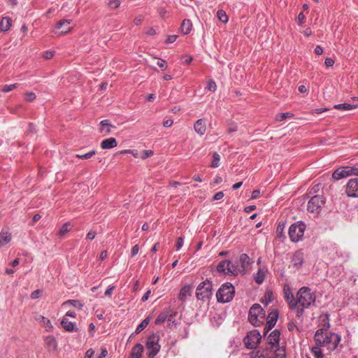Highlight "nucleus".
Returning a JSON list of instances; mask_svg holds the SVG:
<instances>
[{"instance_id":"603ef678","label":"nucleus","mask_w":358,"mask_h":358,"mask_svg":"<svg viewBox=\"0 0 358 358\" xmlns=\"http://www.w3.org/2000/svg\"><path fill=\"white\" fill-rule=\"evenodd\" d=\"M67 233V223H64L59 231L60 236H64Z\"/></svg>"},{"instance_id":"f704fd0d","label":"nucleus","mask_w":358,"mask_h":358,"mask_svg":"<svg viewBox=\"0 0 358 358\" xmlns=\"http://www.w3.org/2000/svg\"><path fill=\"white\" fill-rule=\"evenodd\" d=\"M220 156L218 153L214 152L213 154V161L211 166L213 168H217L220 166Z\"/></svg>"},{"instance_id":"79ce46f5","label":"nucleus","mask_w":358,"mask_h":358,"mask_svg":"<svg viewBox=\"0 0 358 358\" xmlns=\"http://www.w3.org/2000/svg\"><path fill=\"white\" fill-rule=\"evenodd\" d=\"M108 6L110 9H115L120 6V0H109Z\"/></svg>"},{"instance_id":"5701e85b","label":"nucleus","mask_w":358,"mask_h":358,"mask_svg":"<svg viewBox=\"0 0 358 358\" xmlns=\"http://www.w3.org/2000/svg\"><path fill=\"white\" fill-rule=\"evenodd\" d=\"M117 145V141L113 137L104 139L101 143V147L103 150L111 149V148H115Z\"/></svg>"},{"instance_id":"09e8293b","label":"nucleus","mask_w":358,"mask_h":358,"mask_svg":"<svg viewBox=\"0 0 358 358\" xmlns=\"http://www.w3.org/2000/svg\"><path fill=\"white\" fill-rule=\"evenodd\" d=\"M153 155V152L152 150H144L143 155H141V158L143 159H145L148 157L152 156Z\"/></svg>"},{"instance_id":"dca6fc26","label":"nucleus","mask_w":358,"mask_h":358,"mask_svg":"<svg viewBox=\"0 0 358 358\" xmlns=\"http://www.w3.org/2000/svg\"><path fill=\"white\" fill-rule=\"evenodd\" d=\"M278 318V312L277 310L272 311L269 313L266 326L264 327V335L266 336L268 331L274 327Z\"/></svg>"},{"instance_id":"f03ea898","label":"nucleus","mask_w":358,"mask_h":358,"mask_svg":"<svg viewBox=\"0 0 358 358\" xmlns=\"http://www.w3.org/2000/svg\"><path fill=\"white\" fill-rule=\"evenodd\" d=\"M314 338L316 344L323 348L327 353L336 350L341 339L338 334L322 329L315 332Z\"/></svg>"},{"instance_id":"1a4fd4ad","label":"nucleus","mask_w":358,"mask_h":358,"mask_svg":"<svg viewBox=\"0 0 358 358\" xmlns=\"http://www.w3.org/2000/svg\"><path fill=\"white\" fill-rule=\"evenodd\" d=\"M212 282L209 280H205L200 283L196 288V296L199 300H207L212 295Z\"/></svg>"},{"instance_id":"9b49d317","label":"nucleus","mask_w":358,"mask_h":358,"mask_svg":"<svg viewBox=\"0 0 358 358\" xmlns=\"http://www.w3.org/2000/svg\"><path fill=\"white\" fill-rule=\"evenodd\" d=\"M324 203L325 198L324 196H314L308 202V210L311 213H318Z\"/></svg>"},{"instance_id":"ea45409f","label":"nucleus","mask_w":358,"mask_h":358,"mask_svg":"<svg viewBox=\"0 0 358 358\" xmlns=\"http://www.w3.org/2000/svg\"><path fill=\"white\" fill-rule=\"evenodd\" d=\"M255 282L258 284L263 282L264 280V274L262 271H258L256 275L255 276Z\"/></svg>"},{"instance_id":"864d4df0","label":"nucleus","mask_w":358,"mask_h":358,"mask_svg":"<svg viewBox=\"0 0 358 358\" xmlns=\"http://www.w3.org/2000/svg\"><path fill=\"white\" fill-rule=\"evenodd\" d=\"M329 110V108H315L314 110H313V113H316V114H320V113H322L325 111H327Z\"/></svg>"},{"instance_id":"49530a36","label":"nucleus","mask_w":358,"mask_h":358,"mask_svg":"<svg viewBox=\"0 0 358 358\" xmlns=\"http://www.w3.org/2000/svg\"><path fill=\"white\" fill-rule=\"evenodd\" d=\"M157 64L159 67H160L162 69L164 70L167 68L166 62L165 60L162 59H158V61L157 62Z\"/></svg>"},{"instance_id":"7c9ffc66","label":"nucleus","mask_w":358,"mask_h":358,"mask_svg":"<svg viewBox=\"0 0 358 358\" xmlns=\"http://www.w3.org/2000/svg\"><path fill=\"white\" fill-rule=\"evenodd\" d=\"M150 322V318L149 317H146L136 327V334H139L141 333L145 328L147 327V326L148 325Z\"/></svg>"},{"instance_id":"4c0bfd02","label":"nucleus","mask_w":358,"mask_h":358,"mask_svg":"<svg viewBox=\"0 0 358 358\" xmlns=\"http://www.w3.org/2000/svg\"><path fill=\"white\" fill-rule=\"evenodd\" d=\"M270 354L268 351H266L265 354L264 351H257L252 353L251 358H266V356Z\"/></svg>"},{"instance_id":"6e6552de","label":"nucleus","mask_w":358,"mask_h":358,"mask_svg":"<svg viewBox=\"0 0 358 358\" xmlns=\"http://www.w3.org/2000/svg\"><path fill=\"white\" fill-rule=\"evenodd\" d=\"M351 176H358V168L355 166H341L336 169L332 173V178L335 180H339Z\"/></svg>"},{"instance_id":"37998d69","label":"nucleus","mask_w":358,"mask_h":358,"mask_svg":"<svg viewBox=\"0 0 358 358\" xmlns=\"http://www.w3.org/2000/svg\"><path fill=\"white\" fill-rule=\"evenodd\" d=\"M285 225L284 224H278L277 228H276V234L278 238H282L283 234V230H284Z\"/></svg>"},{"instance_id":"2f4dec72","label":"nucleus","mask_w":358,"mask_h":358,"mask_svg":"<svg viewBox=\"0 0 358 358\" xmlns=\"http://www.w3.org/2000/svg\"><path fill=\"white\" fill-rule=\"evenodd\" d=\"M69 331L78 332L79 336H81L83 333V331L80 329V328L76 323L71 322H69Z\"/></svg>"},{"instance_id":"13d9d810","label":"nucleus","mask_w":358,"mask_h":358,"mask_svg":"<svg viewBox=\"0 0 358 358\" xmlns=\"http://www.w3.org/2000/svg\"><path fill=\"white\" fill-rule=\"evenodd\" d=\"M96 232L94 231H90L87 234V239L93 240L96 236Z\"/></svg>"},{"instance_id":"0eeeda50","label":"nucleus","mask_w":358,"mask_h":358,"mask_svg":"<svg viewBox=\"0 0 358 358\" xmlns=\"http://www.w3.org/2000/svg\"><path fill=\"white\" fill-rule=\"evenodd\" d=\"M306 225L301 221L292 224L289 228V236L292 241L298 242L303 236Z\"/></svg>"},{"instance_id":"e433bc0d","label":"nucleus","mask_w":358,"mask_h":358,"mask_svg":"<svg viewBox=\"0 0 358 358\" xmlns=\"http://www.w3.org/2000/svg\"><path fill=\"white\" fill-rule=\"evenodd\" d=\"M66 20H60L55 26V34H58V35H62L64 34H65L66 32V31H59V29L62 27V26L66 23Z\"/></svg>"},{"instance_id":"a878e982","label":"nucleus","mask_w":358,"mask_h":358,"mask_svg":"<svg viewBox=\"0 0 358 358\" xmlns=\"http://www.w3.org/2000/svg\"><path fill=\"white\" fill-rule=\"evenodd\" d=\"M333 108L336 110L347 111V110H352L357 108L358 105L344 103L336 104L334 106Z\"/></svg>"},{"instance_id":"f3484780","label":"nucleus","mask_w":358,"mask_h":358,"mask_svg":"<svg viewBox=\"0 0 358 358\" xmlns=\"http://www.w3.org/2000/svg\"><path fill=\"white\" fill-rule=\"evenodd\" d=\"M284 292V297L285 299V301H287L289 308L292 310L293 306H294V301L296 299V296H294L290 289L288 286H285L283 289Z\"/></svg>"},{"instance_id":"6ab92c4d","label":"nucleus","mask_w":358,"mask_h":358,"mask_svg":"<svg viewBox=\"0 0 358 358\" xmlns=\"http://www.w3.org/2000/svg\"><path fill=\"white\" fill-rule=\"evenodd\" d=\"M194 129L196 133L200 136H203L206 130V124L204 119H199L194 123Z\"/></svg>"},{"instance_id":"a19ab883","label":"nucleus","mask_w":358,"mask_h":358,"mask_svg":"<svg viewBox=\"0 0 358 358\" xmlns=\"http://www.w3.org/2000/svg\"><path fill=\"white\" fill-rule=\"evenodd\" d=\"M19 85L17 83L12 84V85H5L2 87L3 92H8L11 90H13L17 87Z\"/></svg>"},{"instance_id":"338daca9","label":"nucleus","mask_w":358,"mask_h":358,"mask_svg":"<svg viewBox=\"0 0 358 358\" xmlns=\"http://www.w3.org/2000/svg\"><path fill=\"white\" fill-rule=\"evenodd\" d=\"M259 194H260V191H259V190H258V189H255V190H254V191L252 192L251 198H252V199H257V198L259 196Z\"/></svg>"},{"instance_id":"c03bdc74","label":"nucleus","mask_w":358,"mask_h":358,"mask_svg":"<svg viewBox=\"0 0 358 358\" xmlns=\"http://www.w3.org/2000/svg\"><path fill=\"white\" fill-rule=\"evenodd\" d=\"M207 89L210 92H215L217 90L216 83L212 80H209L208 82Z\"/></svg>"},{"instance_id":"72a5a7b5","label":"nucleus","mask_w":358,"mask_h":358,"mask_svg":"<svg viewBox=\"0 0 358 358\" xmlns=\"http://www.w3.org/2000/svg\"><path fill=\"white\" fill-rule=\"evenodd\" d=\"M294 115L291 113H278L275 116V120L278 122H281L286 118L292 117Z\"/></svg>"},{"instance_id":"a211bd4d","label":"nucleus","mask_w":358,"mask_h":358,"mask_svg":"<svg viewBox=\"0 0 358 358\" xmlns=\"http://www.w3.org/2000/svg\"><path fill=\"white\" fill-rule=\"evenodd\" d=\"M303 253L300 250L296 251L293 254L292 257V262L296 268L299 269L301 267L303 264Z\"/></svg>"},{"instance_id":"b1692460","label":"nucleus","mask_w":358,"mask_h":358,"mask_svg":"<svg viewBox=\"0 0 358 358\" xmlns=\"http://www.w3.org/2000/svg\"><path fill=\"white\" fill-rule=\"evenodd\" d=\"M143 349V345L142 344H136L131 350V358H141Z\"/></svg>"},{"instance_id":"c9c22d12","label":"nucleus","mask_w":358,"mask_h":358,"mask_svg":"<svg viewBox=\"0 0 358 358\" xmlns=\"http://www.w3.org/2000/svg\"><path fill=\"white\" fill-rule=\"evenodd\" d=\"M96 151L95 150H91L85 154L80 155L78 154L76 155L77 158L82 159H88L91 157H92L94 155H95Z\"/></svg>"},{"instance_id":"bf43d9fd","label":"nucleus","mask_w":358,"mask_h":358,"mask_svg":"<svg viewBox=\"0 0 358 358\" xmlns=\"http://www.w3.org/2000/svg\"><path fill=\"white\" fill-rule=\"evenodd\" d=\"M41 290L39 289H37V290H35L31 294V299H38L40 296V294H41Z\"/></svg>"},{"instance_id":"393cba45","label":"nucleus","mask_w":358,"mask_h":358,"mask_svg":"<svg viewBox=\"0 0 358 358\" xmlns=\"http://www.w3.org/2000/svg\"><path fill=\"white\" fill-rule=\"evenodd\" d=\"M12 25V20L9 17H3L0 22V30L8 31Z\"/></svg>"},{"instance_id":"ddd939ff","label":"nucleus","mask_w":358,"mask_h":358,"mask_svg":"<svg viewBox=\"0 0 358 358\" xmlns=\"http://www.w3.org/2000/svg\"><path fill=\"white\" fill-rule=\"evenodd\" d=\"M234 264V268L238 269L237 275L238 273L244 274L250 265V259L247 254L243 253L240 255L238 260H236Z\"/></svg>"},{"instance_id":"8fccbe9b","label":"nucleus","mask_w":358,"mask_h":358,"mask_svg":"<svg viewBox=\"0 0 358 358\" xmlns=\"http://www.w3.org/2000/svg\"><path fill=\"white\" fill-rule=\"evenodd\" d=\"M305 19H306V17H305L304 14L303 13H300L298 15V18H297L298 24H303L305 21Z\"/></svg>"},{"instance_id":"de8ad7c7","label":"nucleus","mask_w":358,"mask_h":358,"mask_svg":"<svg viewBox=\"0 0 358 358\" xmlns=\"http://www.w3.org/2000/svg\"><path fill=\"white\" fill-rule=\"evenodd\" d=\"M183 244L184 238L182 237H179L176 244V250H179L182 247Z\"/></svg>"},{"instance_id":"aec40b11","label":"nucleus","mask_w":358,"mask_h":358,"mask_svg":"<svg viewBox=\"0 0 358 358\" xmlns=\"http://www.w3.org/2000/svg\"><path fill=\"white\" fill-rule=\"evenodd\" d=\"M12 239V235L8 231L2 229L0 232V249L8 244Z\"/></svg>"},{"instance_id":"c756f323","label":"nucleus","mask_w":358,"mask_h":358,"mask_svg":"<svg viewBox=\"0 0 358 358\" xmlns=\"http://www.w3.org/2000/svg\"><path fill=\"white\" fill-rule=\"evenodd\" d=\"M45 343L49 348V350H55L57 348L56 341L54 337L52 336H48L45 338Z\"/></svg>"},{"instance_id":"f8f14e48","label":"nucleus","mask_w":358,"mask_h":358,"mask_svg":"<svg viewBox=\"0 0 358 358\" xmlns=\"http://www.w3.org/2000/svg\"><path fill=\"white\" fill-rule=\"evenodd\" d=\"M234 268V264L233 262L228 260H223L218 264L217 271L221 274L236 275L238 269Z\"/></svg>"},{"instance_id":"0e129e2a","label":"nucleus","mask_w":358,"mask_h":358,"mask_svg":"<svg viewBox=\"0 0 358 358\" xmlns=\"http://www.w3.org/2000/svg\"><path fill=\"white\" fill-rule=\"evenodd\" d=\"M53 57V52L50 51H46L43 53V57L46 59H50Z\"/></svg>"},{"instance_id":"58836bf2","label":"nucleus","mask_w":358,"mask_h":358,"mask_svg":"<svg viewBox=\"0 0 358 358\" xmlns=\"http://www.w3.org/2000/svg\"><path fill=\"white\" fill-rule=\"evenodd\" d=\"M69 306H71L78 310H80L83 308V304L78 300H69Z\"/></svg>"},{"instance_id":"a18cd8bd","label":"nucleus","mask_w":358,"mask_h":358,"mask_svg":"<svg viewBox=\"0 0 358 358\" xmlns=\"http://www.w3.org/2000/svg\"><path fill=\"white\" fill-rule=\"evenodd\" d=\"M36 96L34 92H28L25 94V99L27 101H33Z\"/></svg>"},{"instance_id":"f257e3e1","label":"nucleus","mask_w":358,"mask_h":358,"mask_svg":"<svg viewBox=\"0 0 358 358\" xmlns=\"http://www.w3.org/2000/svg\"><path fill=\"white\" fill-rule=\"evenodd\" d=\"M315 299V292L308 287H302L296 294L295 304H294L292 311L295 313L298 318H301L304 313V309L313 305Z\"/></svg>"},{"instance_id":"20e7f679","label":"nucleus","mask_w":358,"mask_h":358,"mask_svg":"<svg viewBox=\"0 0 358 358\" xmlns=\"http://www.w3.org/2000/svg\"><path fill=\"white\" fill-rule=\"evenodd\" d=\"M265 315V311L262 307L259 304L255 303L249 310L248 320L252 324L258 327L264 322Z\"/></svg>"},{"instance_id":"4468645a","label":"nucleus","mask_w":358,"mask_h":358,"mask_svg":"<svg viewBox=\"0 0 358 358\" xmlns=\"http://www.w3.org/2000/svg\"><path fill=\"white\" fill-rule=\"evenodd\" d=\"M345 193L349 197H358V178L350 179L345 185Z\"/></svg>"},{"instance_id":"7ed1b4c3","label":"nucleus","mask_w":358,"mask_h":358,"mask_svg":"<svg viewBox=\"0 0 358 358\" xmlns=\"http://www.w3.org/2000/svg\"><path fill=\"white\" fill-rule=\"evenodd\" d=\"M280 336V331L275 329L266 338V351L271 353L274 358H285V349L279 345Z\"/></svg>"},{"instance_id":"69168bd1","label":"nucleus","mask_w":358,"mask_h":358,"mask_svg":"<svg viewBox=\"0 0 358 358\" xmlns=\"http://www.w3.org/2000/svg\"><path fill=\"white\" fill-rule=\"evenodd\" d=\"M150 293H151V291H150V290H148V291L144 294V295L142 296L141 301H142L143 302L146 301L148 299V298H149V296H150Z\"/></svg>"},{"instance_id":"473e14b6","label":"nucleus","mask_w":358,"mask_h":358,"mask_svg":"<svg viewBox=\"0 0 358 358\" xmlns=\"http://www.w3.org/2000/svg\"><path fill=\"white\" fill-rule=\"evenodd\" d=\"M217 17L218 20L223 23H227L228 22V16L226 14V12L223 10H218L217 11Z\"/></svg>"},{"instance_id":"bb28decb","label":"nucleus","mask_w":358,"mask_h":358,"mask_svg":"<svg viewBox=\"0 0 358 358\" xmlns=\"http://www.w3.org/2000/svg\"><path fill=\"white\" fill-rule=\"evenodd\" d=\"M192 292V287L187 285L182 287L180 291L178 298L181 301H185L188 296H190Z\"/></svg>"},{"instance_id":"3c124183","label":"nucleus","mask_w":358,"mask_h":358,"mask_svg":"<svg viewBox=\"0 0 358 358\" xmlns=\"http://www.w3.org/2000/svg\"><path fill=\"white\" fill-rule=\"evenodd\" d=\"M138 252H139V246H138V245H135L131 248V257H134L135 255H136L138 253Z\"/></svg>"},{"instance_id":"e2e57ef3","label":"nucleus","mask_w":358,"mask_h":358,"mask_svg":"<svg viewBox=\"0 0 358 358\" xmlns=\"http://www.w3.org/2000/svg\"><path fill=\"white\" fill-rule=\"evenodd\" d=\"M173 120H171V119H169V120H166L164 121V122H163V126H164V127L168 128V127H171V126H172V124H173Z\"/></svg>"},{"instance_id":"774afa93","label":"nucleus","mask_w":358,"mask_h":358,"mask_svg":"<svg viewBox=\"0 0 358 358\" xmlns=\"http://www.w3.org/2000/svg\"><path fill=\"white\" fill-rule=\"evenodd\" d=\"M315 52L318 55H322L323 52V48L320 45H317L315 49Z\"/></svg>"},{"instance_id":"680f3d73","label":"nucleus","mask_w":358,"mask_h":358,"mask_svg":"<svg viewBox=\"0 0 358 358\" xmlns=\"http://www.w3.org/2000/svg\"><path fill=\"white\" fill-rule=\"evenodd\" d=\"M324 64L327 67L332 66L334 64V61L331 58H326Z\"/></svg>"},{"instance_id":"9d476101","label":"nucleus","mask_w":358,"mask_h":358,"mask_svg":"<svg viewBox=\"0 0 358 358\" xmlns=\"http://www.w3.org/2000/svg\"><path fill=\"white\" fill-rule=\"evenodd\" d=\"M261 339L262 336L260 334V332L257 329H254L248 333V334L243 339V342L247 348L254 349L256 348L257 345L259 343Z\"/></svg>"},{"instance_id":"2eb2a0df","label":"nucleus","mask_w":358,"mask_h":358,"mask_svg":"<svg viewBox=\"0 0 358 358\" xmlns=\"http://www.w3.org/2000/svg\"><path fill=\"white\" fill-rule=\"evenodd\" d=\"M176 313L169 307L164 309L156 318L155 324L159 325L164 322L166 320L171 321L175 316Z\"/></svg>"},{"instance_id":"39448f33","label":"nucleus","mask_w":358,"mask_h":358,"mask_svg":"<svg viewBox=\"0 0 358 358\" xmlns=\"http://www.w3.org/2000/svg\"><path fill=\"white\" fill-rule=\"evenodd\" d=\"M235 289L230 282L223 284L218 291L216 296L217 301L222 303H227L231 301L234 296Z\"/></svg>"},{"instance_id":"5fc2aeb1","label":"nucleus","mask_w":358,"mask_h":358,"mask_svg":"<svg viewBox=\"0 0 358 358\" xmlns=\"http://www.w3.org/2000/svg\"><path fill=\"white\" fill-rule=\"evenodd\" d=\"M224 196V193L222 192H217L214 196H213V200L214 201H218V200H220L223 198Z\"/></svg>"},{"instance_id":"052dcab7","label":"nucleus","mask_w":358,"mask_h":358,"mask_svg":"<svg viewBox=\"0 0 358 358\" xmlns=\"http://www.w3.org/2000/svg\"><path fill=\"white\" fill-rule=\"evenodd\" d=\"M114 289H115L114 286H112V285L108 286V287L107 288V289L105 292V295L108 296H110L112 294Z\"/></svg>"},{"instance_id":"4d7b16f0","label":"nucleus","mask_w":358,"mask_h":358,"mask_svg":"<svg viewBox=\"0 0 358 358\" xmlns=\"http://www.w3.org/2000/svg\"><path fill=\"white\" fill-rule=\"evenodd\" d=\"M94 355V351L92 349H89L85 352L84 358H92Z\"/></svg>"},{"instance_id":"c85d7f7f","label":"nucleus","mask_w":358,"mask_h":358,"mask_svg":"<svg viewBox=\"0 0 358 358\" xmlns=\"http://www.w3.org/2000/svg\"><path fill=\"white\" fill-rule=\"evenodd\" d=\"M311 351L316 358H323V354L326 352L323 348L317 344L312 348Z\"/></svg>"},{"instance_id":"4be33fe9","label":"nucleus","mask_w":358,"mask_h":358,"mask_svg":"<svg viewBox=\"0 0 358 358\" xmlns=\"http://www.w3.org/2000/svg\"><path fill=\"white\" fill-rule=\"evenodd\" d=\"M115 127L109 123L108 120H103L99 123V131L108 135L111 132V129Z\"/></svg>"},{"instance_id":"423d86ee","label":"nucleus","mask_w":358,"mask_h":358,"mask_svg":"<svg viewBox=\"0 0 358 358\" xmlns=\"http://www.w3.org/2000/svg\"><path fill=\"white\" fill-rule=\"evenodd\" d=\"M159 336L157 334H152L147 338L145 348L147 355L149 358H154L159 352L161 345L159 343Z\"/></svg>"},{"instance_id":"6e6d98bb","label":"nucleus","mask_w":358,"mask_h":358,"mask_svg":"<svg viewBox=\"0 0 358 358\" xmlns=\"http://www.w3.org/2000/svg\"><path fill=\"white\" fill-rule=\"evenodd\" d=\"M176 38H177V36L176 35L168 36V37L166 38V43H173V42L176 41Z\"/></svg>"},{"instance_id":"cd10ccee","label":"nucleus","mask_w":358,"mask_h":358,"mask_svg":"<svg viewBox=\"0 0 358 358\" xmlns=\"http://www.w3.org/2000/svg\"><path fill=\"white\" fill-rule=\"evenodd\" d=\"M192 27V22L189 20H184L181 24L180 29L184 34H188Z\"/></svg>"},{"instance_id":"412c9836","label":"nucleus","mask_w":358,"mask_h":358,"mask_svg":"<svg viewBox=\"0 0 358 358\" xmlns=\"http://www.w3.org/2000/svg\"><path fill=\"white\" fill-rule=\"evenodd\" d=\"M36 320L41 325L44 327L47 331H50L53 329V326L52 325L50 320L44 316L38 315L36 317Z\"/></svg>"}]
</instances>
